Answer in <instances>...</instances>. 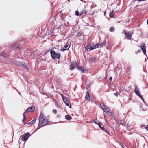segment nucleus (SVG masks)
Wrapping results in <instances>:
<instances>
[{"label":"nucleus","instance_id":"nucleus-1","mask_svg":"<svg viewBox=\"0 0 148 148\" xmlns=\"http://www.w3.org/2000/svg\"><path fill=\"white\" fill-rule=\"evenodd\" d=\"M47 123V121L44 118L43 115L42 114H40L39 118V124L37 129H39L45 126Z\"/></svg>","mask_w":148,"mask_h":148},{"label":"nucleus","instance_id":"nucleus-2","mask_svg":"<svg viewBox=\"0 0 148 148\" xmlns=\"http://www.w3.org/2000/svg\"><path fill=\"white\" fill-rule=\"evenodd\" d=\"M106 44V42L105 41H104L101 44H98L95 45H90L87 46L85 48L88 51H90L97 47H102L104 46Z\"/></svg>","mask_w":148,"mask_h":148},{"label":"nucleus","instance_id":"nucleus-3","mask_svg":"<svg viewBox=\"0 0 148 148\" xmlns=\"http://www.w3.org/2000/svg\"><path fill=\"white\" fill-rule=\"evenodd\" d=\"M135 94L138 96L139 97L142 99L143 101L144 102V99L143 98L142 96L140 95V93L139 91V89L137 86H136L134 90Z\"/></svg>","mask_w":148,"mask_h":148},{"label":"nucleus","instance_id":"nucleus-4","mask_svg":"<svg viewBox=\"0 0 148 148\" xmlns=\"http://www.w3.org/2000/svg\"><path fill=\"white\" fill-rule=\"evenodd\" d=\"M123 33H124L125 35L127 37H131L132 35L133 34V32L132 31L131 32H126V31L124 30L122 32Z\"/></svg>","mask_w":148,"mask_h":148},{"label":"nucleus","instance_id":"nucleus-5","mask_svg":"<svg viewBox=\"0 0 148 148\" xmlns=\"http://www.w3.org/2000/svg\"><path fill=\"white\" fill-rule=\"evenodd\" d=\"M30 134L29 133H27L24 134L22 137V140L23 141H25L27 140L28 137L30 136Z\"/></svg>","mask_w":148,"mask_h":148},{"label":"nucleus","instance_id":"nucleus-6","mask_svg":"<svg viewBox=\"0 0 148 148\" xmlns=\"http://www.w3.org/2000/svg\"><path fill=\"white\" fill-rule=\"evenodd\" d=\"M141 48L143 51L144 54H146V46L144 43H142L141 45Z\"/></svg>","mask_w":148,"mask_h":148},{"label":"nucleus","instance_id":"nucleus-7","mask_svg":"<svg viewBox=\"0 0 148 148\" xmlns=\"http://www.w3.org/2000/svg\"><path fill=\"white\" fill-rule=\"evenodd\" d=\"M70 46V44L69 43L67 42L66 45H65L63 49V51L65 50H68L69 49Z\"/></svg>","mask_w":148,"mask_h":148},{"label":"nucleus","instance_id":"nucleus-8","mask_svg":"<svg viewBox=\"0 0 148 148\" xmlns=\"http://www.w3.org/2000/svg\"><path fill=\"white\" fill-rule=\"evenodd\" d=\"M94 122L95 123L97 124L101 129H103V127L101 126V123L99 121H97V120H95L94 121Z\"/></svg>","mask_w":148,"mask_h":148},{"label":"nucleus","instance_id":"nucleus-9","mask_svg":"<svg viewBox=\"0 0 148 148\" xmlns=\"http://www.w3.org/2000/svg\"><path fill=\"white\" fill-rule=\"evenodd\" d=\"M60 95L61 96L62 98L63 99V101L64 103H65L69 101V100L66 98V97L65 96H64L62 94H60Z\"/></svg>","mask_w":148,"mask_h":148},{"label":"nucleus","instance_id":"nucleus-10","mask_svg":"<svg viewBox=\"0 0 148 148\" xmlns=\"http://www.w3.org/2000/svg\"><path fill=\"white\" fill-rule=\"evenodd\" d=\"M50 53L51 54V56L52 58L55 59V57L56 52H55L53 50H51V51Z\"/></svg>","mask_w":148,"mask_h":148},{"label":"nucleus","instance_id":"nucleus-11","mask_svg":"<svg viewBox=\"0 0 148 148\" xmlns=\"http://www.w3.org/2000/svg\"><path fill=\"white\" fill-rule=\"evenodd\" d=\"M100 106L102 109L104 110H108L109 108H108L107 106L104 105L103 103H102L100 104Z\"/></svg>","mask_w":148,"mask_h":148},{"label":"nucleus","instance_id":"nucleus-12","mask_svg":"<svg viewBox=\"0 0 148 148\" xmlns=\"http://www.w3.org/2000/svg\"><path fill=\"white\" fill-rule=\"evenodd\" d=\"M85 98L87 100H89L90 99V95L89 93L88 92H87L86 93Z\"/></svg>","mask_w":148,"mask_h":148},{"label":"nucleus","instance_id":"nucleus-13","mask_svg":"<svg viewBox=\"0 0 148 148\" xmlns=\"http://www.w3.org/2000/svg\"><path fill=\"white\" fill-rule=\"evenodd\" d=\"M86 13V11L85 10H82L80 12V15H84Z\"/></svg>","mask_w":148,"mask_h":148},{"label":"nucleus","instance_id":"nucleus-14","mask_svg":"<svg viewBox=\"0 0 148 148\" xmlns=\"http://www.w3.org/2000/svg\"><path fill=\"white\" fill-rule=\"evenodd\" d=\"M60 55L59 53H56L55 58L59 59L60 58Z\"/></svg>","mask_w":148,"mask_h":148},{"label":"nucleus","instance_id":"nucleus-15","mask_svg":"<svg viewBox=\"0 0 148 148\" xmlns=\"http://www.w3.org/2000/svg\"><path fill=\"white\" fill-rule=\"evenodd\" d=\"M114 11L113 10L110 13L109 16L111 18H112L114 16Z\"/></svg>","mask_w":148,"mask_h":148},{"label":"nucleus","instance_id":"nucleus-16","mask_svg":"<svg viewBox=\"0 0 148 148\" xmlns=\"http://www.w3.org/2000/svg\"><path fill=\"white\" fill-rule=\"evenodd\" d=\"M29 111H30V112H32L35 109V108L34 106H32L30 108H29Z\"/></svg>","mask_w":148,"mask_h":148},{"label":"nucleus","instance_id":"nucleus-17","mask_svg":"<svg viewBox=\"0 0 148 148\" xmlns=\"http://www.w3.org/2000/svg\"><path fill=\"white\" fill-rule=\"evenodd\" d=\"M110 110L108 109V110H107L106 111V110H104V111L107 113L108 114V115L110 116L111 115V113H110Z\"/></svg>","mask_w":148,"mask_h":148},{"label":"nucleus","instance_id":"nucleus-18","mask_svg":"<svg viewBox=\"0 0 148 148\" xmlns=\"http://www.w3.org/2000/svg\"><path fill=\"white\" fill-rule=\"evenodd\" d=\"M117 123L119 124H121L122 125H124L125 123L124 122H122L121 121H117Z\"/></svg>","mask_w":148,"mask_h":148},{"label":"nucleus","instance_id":"nucleus-19","mask_svg":"<svg viewBox=\"0 0 148 148\" xmlns=\"http://www.w3.org/2000/svg\"><path fill=\"white\" fill-rule=\"evenodd\" d=\"M65 118L66 119L68 120H70L71 119V117L69 115H66L65 116Z\"/></svg>","mask_w":148,"mask_h":148},{"label":"nucleus","instance_id":"nucleus-20","mask_svg":"<svg viewBox=\"0 0 148 148\" xmlns=\"http://www.w3.org/2000/svg\"><path fill=\"white\" fill-rule=\"evenodd\" d=\"M64 103H65L66 105L69 106L70 108H71V104H70L69 102V101Z\"/></svg>","mask_w":148,"mask_h":148},{"label":"nucleus","instance_id":"nucleus-21","mask_svg":"<svg viewBox=\"0 0 148 148\" xmlns=\"http://www.w3.org/2000/svg\"><path fill=\"white\" fill-rule=\"evenodd\" d=\"M23 118L22 119V121H23V122H24V121L25 120H26V116H25V114H24V113H23Z\"/></svg>","mask_w":148,"mask_h":148},{"label":"nucleus","instance_id":"nucleus-22","mask_svg":"<svg viewBox=\"0 0 148 148\" xmlns=\"http://www.w3.org/2000/svg\"><path fill=\"white\" fill-rule=\"evenodd\" d=\"M70 69L71 70H73V69H74V66H73V65L72 64H71L70 65Z\"/></svg>","mask_w":148,"mask_h":148},{"label":"nucleus","instance_id":"nucleus-23","mask_svg":"<svg viewBox=\"0 0 148 148\" xmlns=\"http://www.w3.org/2000/svg\"><path fill=\"white\" fill-rule=\"evenodd\" d=\"M96 6V5H95L94 4H92L91 6V9L92 8H95Z\"/></svg>","mask_w":148,"mask_h":148},{"label":"nucleus","instance_id":"nucleus-24","mask_svg":"<svg viewBox=\"0 0 148 148\" xmlns=\"http://www.w3.org/2000/svg\"><path fill=\"white\" fill-rule=\"evenodd\" d=\"M96 57H94L93 58H92V60H91V62H93L95 61V60H96Z\"/></svg>","mask_w":148,"mask_h":148},{"label":"nucleus","instance_id":"nucleus-25","mask_svg":"<svg viewBox=\"0 0 148 148\" xmlns=\"http://www.w3.org/2000/svg\"><path fill=\"white\" fill-rule=\"evenodd\" d=\"M109 30L111 32H113L114 30V27H112L110 28Z\"/></svg>","mask_w":148,"mask_h":148},{"label":"nucleus","instance_id":"nucleus-26","mask_svg":"<svg viewBox=\"0 0 148 148\" xmlns=\"http://www.w3.org/2000/svg\"><path fill=\"white\" fill-rule=\"evenodd\" d=\"M76 15L77 16H80L79 15V13L78 11L77 10L75 12Z\"/></svg>","mask_w":148,"mask_h":148},{"label":"nucleus","instance_id":"nucleus-27","mask_svg":"<svg viewBox=\"0 0 148 148\" xmlns=\"http://www.w3.org/2000/svg\"><path fill=\"white\" fill-rule=\"evenodd\" d=\"M27 112H30V111H29V108H28L27 109L25 110L24 113H26Z\"/></svg>","mask_w":148,"mask_h":148},{"label":"nucleus","instance_id":"nucleus-28","mask_svg":"<svg viewBox=\"0 0 148 148\" xmlns=\"http://www.w3.org/2000/svg\"><path fill=\"white\" fill-rule=\"evenodd\" d=\"M36 119H34V120H33L32 121H31L30 123H29L30 124H33V123H34V122H35L36 121Z\"/></svg>","mask_w":148,"mask_h":148},{"label":"nucleus","instance_id":"nucleus-29","mask_svg":"<svg viewBox=\"0 0 148 148\" xmlns=\"http://www.w3.org/2000/svg\"><path fill=\"white\" fill-rule=\"evenodd\" d=\"M79 69L81 70V72L82 73H84V71L83 70V68L82 67H80Z\"/></svg>","mask_w":148,"mask_h":148},{"label":"nucleus","instance_id":"nucleus-30","mask_svg":"<svg viewBox=\"0 0 148 148\" xmlns=\"http://www.w3.org/2000/svg\"><path fill=\"white\" fill-rule=\"evenodd\" d=\"M92 58H91V57H89V58H88V60H89V61L91 62Z\"/></svg>","mask_w":148,"mask_h":148},{"label":"nucleus","instance_id":"nucleus-31","mask_svg":"<svg viewBox=\"0 0 148 148\" xmlns=\"http://www.w3.org/2000/svg\"><path fill=\"white\" fill-rule=\"evenodd\" d=\"M21 66H25V63H21Z\"/></svg>","mask_w":148,"mask_h":148},{"label":"nucleus","instance_id":"nucleus-32","mask_svg":"<svg viewBox=\"0 0 148 148\" xmlns=\"http://www.w3.org/2000/svg\"><path fill=\"white\" fill-rule=\"evenodd\" d=\"M11 46V47H14V48H15L17 47H15V46H14V45H12Z\"/></svg>","mask_w":148,"mask_h":148},{"label":"nucleus","instance_id":"nucleus-33","mask_svg":"<svg viewBox=\"0 0 148 148\" xmlns=\"http://www.w3.org/2000/svg\"><path fill=\"white\" fill-rule=\"evenodd\" d=\"M114 94L116 97H117L118 96V94L117 93H114Z\"/></svg>","mask_w":148,"mask_h":148},{"label":"nucleus","instance_id":"nucleus-34","mask_svg":"<svg viewBox=\"0 0 148 148\" xmlns=\"http://www.w3.org/2000/svg\"><path fill=\"white\" fill-rule=\"evenodd\" d=\"M82 34V33L81 32H79L78 33L77 35L79 36H80Z\"/></svg>","mask_w":148,"mask_h":148},{"label":"nucleus","instance_id":"nucleus-35","mask_svg":"<svg viewBox=\"0 0 148 148\" xmlns=\"http://www.w3.org/2000/svg\"><path fill=\"white\" fill-rule=\"evenodd\" d=\"M3 55V51H0V55Z\"/></svg>","mask_w":148,"mask_h":148},{"label":"nucleus","instance_id":"nucleus-36","mask_svg":"<svg viewBox=\"0 0 148 148\" xmlns=\"http://www.w3.org/2000/svg\"><path fill=\"white\" fill-rule=\"evenodd\" d=\"M112 77H110V78H109V80L110 81H111L112 80Z\"/></svg>","mask_w":148,"mask_h":148},{"label":"nucleus","instance_id":"nucleus-37","mask_svg":"<svg viewBox=\"0 0 148 148\" xmlns=\"http://www.w3.org/2000/svg\"><path fill=\"white\" fill-rule=\"evenodd\" d=\"M53 112L54 113H56V112H57V111H56V110H53Z\"/></svg>","mask_w":148,"mask_h":148},{"label":"nucleus","instance_id":"nucleus-38","mask_svg":"<svg viewBox=\"0 0 148 148\" xmlns=\"http://www.w3.org/2000/svg\"><path fill=\"white\" fill-rule=\"evenodd\" d=\"M127 38L128 39V40H129V39H131V37H127Z\"/></svg>","mask_w":148,"mask_h":148},{"label":"nucleus","instance_id":"nucleus-39","mask_svg":"<svg viewBox=\"0 0 148 148\" xmlns=\"http://www.w3.org/2000/svg\"><path fill=\"white\" fill-rule=\"evenodd\" d=\"M122 90L123 91H124V92H126V90L125 89H123Z\"/></svg>","mask_w":148,"mask_h":148},{"label":"nucleus","instance_id":"nucleus-40","mask_svg":"<svg viewBox=\"0 0 148 148\" xmlns=\"http://www.w3.org/2000/svg\"><path fill=\"white\" fill-rule=\"evenodd\" d=\"M103 129L102 130H103V131H105V132H106V130L103 127Z\"/></svg>","mask_w":148,"mask_h":148},{"label":"nucleus","instance_id":"nucleus-41","mask_svg":"<svg viewBox=\"0 0 148 148\" xmlns=\"http://www.w3.org/2000/svg\"><path fill=\"white\" fill-rule=\"evenodd\" d=\"M146 129H147V130H148V125H147L146 127Z\"/></svg>","mask_w":148,"mask_h":148},{"label":"nucleus","instance_id":"nucleus-42","mask_svg":"<svg viewBox=\"0 0 148 148\" xmlns=\"http://www.w3.org/2000/svg\"><path fill=\"white\" fill-rule=\"evenodd\" d=\"M130 70V68L129 67H128L127 68V71H129Z\"/></svg>","mask_w":148,"mask_h":148},{"label":"nucleus","instance_id":"nucleus-43","mask_svg":"<svg viewBox=\"0 0 148 148\" xmlns=\"http://www.w3.org/2000/svg\"><path fill=\"white\" fill-rule=\"evenodd\" d=\"M138 1H144V0H138Z\"/></svg>","mask_w":148,"mask_h":148},{"label":"nucleus","instance_id":"nucleus-44","mask_svg":"<svg viewBox=\"0 0 148 148\" xmlns=\"http://www.w3.org/2000/svg\"><path fill=\"white\" fill-rule=\"evenodd\" d=\"M106 12H104V15H105L106 14Z\"/></svg>","mask_w":148,"mask_h":148},{"label":"nucleus","instance_id":"nucleus-45","mask_svg":"<svg viewBox=\"0 0 148 148\" xmlns=\"http://www.w3.org/2000/svg\"><path fill=\"white\" fill-rule=\"evenodd\" d=\"M147 24L148 25V19L147 20Z\"/></svg>","mask_w":148,"mask_h":148},{"label":"nucleus","instance_id":"nucleus-46","mask_svg":"<svg viewBox=\"0 0 148 148\" xmlns=\"http://www.w3.org/2000/svg\"><path fill=\"white\" fill-rule=\"evenodd\" d=\"M104 118H105V119L106 121V122H107V120H106V118H105V116H104Z\"/></svg>","mask_w":148,"mask_h":148},{"label":"nucleus","instance_id":"nucleus-47","mask_svg":"<svg viewBox=\"0 0 148 148\" xmlns=\"http://www.w3.org/2000/svg\"><path fill=\"white\" fill-rule=\"evenodd\" d=\"M84 1V3H85V1Z\"/></svg>","mask_w":148,"mask_h":148},{"label":"nucleus","instance_id":"nucleus-48","mask_svg":"<svg viewBox=\"0 0 148 148\" xmlns=\"http://www.w3.org/2000/svg\"><path fill=\"white\" fill-rule=\"evenodd\" d=\"M68 1L69 2H70V0H68Z\"/></svg>","mask_w":148,"mask_h":148}]
</instances>
